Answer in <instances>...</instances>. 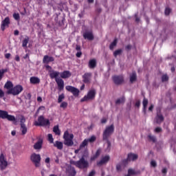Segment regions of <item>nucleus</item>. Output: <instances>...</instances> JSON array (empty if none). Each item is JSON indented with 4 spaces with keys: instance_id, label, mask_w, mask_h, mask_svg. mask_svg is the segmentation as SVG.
I'll list each match as a JSON object with an SVG mask.
<instances>
[{
    "instance_id": "obj_10",
    "label": "nucleus",
    "mask_w": 176,
    "mask_h": 176,
    "mask_svg": "<svg viewBox=\"0 0 176 176\" xmlns=\"http://www.w3.org/2000/svg\"><path fill=\"white\" fill-rule=\"evenodd\" d=\"M115 85H122L124 82V78L123 75H115L112 77Z\"/></svg>"
},
{
    "instance_id": "obj_45",
    "label": "nucleus",
    "mask_w": 176,
    "mask_h": 176,
    "mask_svg": "<svg viewBox=\"0 0 176 176\" xmlns=\"http://www.w3.org/2000/svg\"><path fill=\"white\" fill-rule=\"evenodd\" d=\"M89 100V93H87V96H84L83 98H81L80 102H85V101H87Z\"/></svg>"
},
{
    "instance_id": "obj_48",
    "label": "nucleus",
    "mask_w": 176,
    "mask_h": 176,
    "mask_svg": "<svg viewBox=\"0 0 176 176\" xmlns=\"http://www.w3.org/2000/svg\"><path fill=\"white\" fill-rule=\"evenodd\" d=\"M20 123H21V126L22 124H24V123H25V118H24V116H21L20 119Z\"/></svg>"
},
{
    "instance_id": "obj_28",
    "label": "nucleus",
    "mask_w": 176,
    "mask_h": 176,
    "mask_svg": "<svg viewBox=\"0 0 176 176\" xmlns=\"http://www.w3.org/2000/svg\"><path fill=\"white\" fill-rule=\"evenodd\" d=\"M137 80V74L136 72H132V74L130 76V82L133 83Z\"/></svg>"
},
{
    "instance_id": "obj_32",
    "label": "nucleus",
    "mask_w": 176,
    "mask_h": 176,
    "mask_svg": "<svg viewBox=\"0 0 176 176\" xmlns=\"http://www.w3.org/2000/svg\"><path fill=\"white\" fill-rule=\"evenodd\" d=\"M30 41V38L26 36L22 41V47H27V45H28V42Z\"/></svg>"
},
{
    "instance_id": "obj_12",
    "label": "nucleus",
    "mask_w": 176,
    "mask_h": 176,
    "mask_svg": "<svg viewBox=\"0 0 176 176\" xmlns=\"http://www.w3.org/2000/svg\"><path fill=\"white\" fill-rule=\"evenodd\" d=\"M65 89L67 91L72 93L73 96H75L76 97H78V96H79V89H78L77 88L71 85H67L65 87Z\"/></svg>"
},
{
    "instance_id": "obj_54",
    "label": "nucleus",
    "mask_w": 176,
    "mask_h": 176,
    "mask_svg": "<svg viewBox=\"0 0 176 176\" xmlns=\"http://www.w3.org/2000/svg\"><path fill=\"white\" fill-rule=\"evenodd\" d=\"M162 127H156V128L155 129V131L156 133H160V131H162Z\"/></svg>"
},
{
    "instance_id": "obj_11",
    "label": "nucleus",
    "mask_w": 176,
    "mask_h": 176,
    "mask_svg": "<svg viewBox=\"0 0 176 176\" xmlns=\"http://www.w3.org/2000/svg\"><path fill=\"white\" fill-rule=\"evenodd\" d=\"M10 24V19L9 18V16H7L1 22V31H5L6 28H9Z\"/></svg>"
},
{
    "instance_id": "obj_22",
    "label": "nucleus",
    "mask_w": 176,
    "mask_h": 176,
    "mask_svg": "<svg viewBox=\"0 0 176 176\" xmlns=\"http://www.w3.org/2000/svg\"><path fill=\"white\" fill-rule=\"evenodd\" d=\"M54 146L55 148H57V149H59L60 151H61V149H63V148H64V145L63 144V142H60L58 140L56 141L54 143Z\"/></svg>"
},
{
    "instance_id": "obj_14",
    "label": "nucleus",
    "mask_w": 176,
    "mask_h": 176,
    "mask_svg": "<svg viewBox=\"0 0 176 176\" xmlns=\"http://www.w3.org/2000/svg\"><path fill=\"white\" fill-rule=\"evenodd\" d=\"M66 173L68 174L69 176H76V170H75V168L68 166L66 169Z\"/></svg>"
},
{
    "instance_id": "obj_13",
    "label": "nucleus",
    "mask_w": 176,
    "mask_h": 176,
    "mask_svg": "<svg viewBox=\"0 0 176 176\" xmlns=\"http://www.w3.org/2000/svg\"><path fill=\"white\" fill-rule=\"evenodd\" d=\"M89 144V139H85L83 142L80 144L79 148L75 150V153H78L79 152H83L85 151L86 146Z\"/></svg>"
},
{
    "instance_id": "obj_56",
    "label": "nucleus",
    "mask_w": 176,
    "mask_h": 176,
    "mask_svg": "<svg viewBox=\"0 0 176 176\" xmlns=\"http://www.w3.org/2000/svg\"><path fill=\"white\" fill-rule=\"evenodd\" d=\"M135 18L136 23H140V17H138V14H135Z\"/></svg>"
},
{
    "instance_id": "obj_18",
    "label": "nucleus",
    "mask_w": 176,
    "mask_h": 176,
    "mask_svg": "<svg viewBox=\"0 0 176 176\" xmlns=\"http://www.w3.org/2000/svg\"><path fill=\"white\" fill-rule=\"evenodd\" d=\"M138 159V155L137 153H133V152H131L130 153H128L126 160L131 161V160H137Z\"/></svg>"
},
{
    "instance_id": "obj_62",
    "label": "nucleus",
    "mask_w": 176,
    "mask_h": 176,
    "mask_svg": "<svg viewBox=\"0 0 176 176\" xmlns=\"http://www.w3.org/2000/svg\"><path fill=\"white\" fill-rule=\"evenodd\" d=\"M153 108H154V105L153 104H151L148 108V111H153Z\"/></svg>"
},
{
    "instance_id": "obj_64",
    "label": "nucleus",
    "mask_w": 176,
    "mask_h": 176,
    "mask_svg": "<svg viewBox=\"0 0 176 176\" xmlns=\"http://www.w3.org/2000/svg\"><path fill=\"white\" fill-rule=\"evenodd\" d=\"M76 50H77V52H81L80 51V45H76Z\"/></svg>"
},
{
    "instance_id": "obj_40",
    "label": "nucleus",
    "mask_w": 176,
    "mask_h": 176,
    "mask_svg": "<svg viewBox=\"0 0 176 176\" xmlns=\"http://www.w3.org/2000/svg\"><path fill=\"white\" fill-rule=\"evenodd\" d=\"M65 98V96L64 95V94H61L60 95L58 96V102H63V100H64Z\"/></svg>"
},
{
    "instance_id": "obj_4",
    "label": "nucleus",
    "mask_w": 176,
    "mask_h": 176,
    "mask_svg": "<svg viewBox=\"0 0 176 176\" xmlns=\"http://www.w3.org/2000/svg\"><path fill=\"white\" fill-rule=\"evenodd\" d=\"M71 164H74L78 168H86L89 165V162L86 160H85L84 157H82L78 161H72Z\"/></svg>"
},
{
    "instance_id": "obj_7",
    "label": "nucleus",
    "mask_w": 176,
    "mask_h": 176,
    "mask_svg": "<svg viewBox=\"0 0 176 176\" xmlns=\"http://www.w3.org/2000/svg\"><path fill=\"white\" fill-rule=\"evenodd\" d=\"M41 160L42 158L41 157V155L39 154L34 153L30 155V160L36 168L41 167Z\"/></svg>"
},
{
    "instance_id": "obj_50",
    "label": "nucleus",
    "mask_w": 176,
    "mask_h": 176,
    "mask_svg": "<svg viewBox=\"0 0 176 176\" xmlns=\"http://www.w3.org/2000/svg\"><path fill=\"white\" fill-rule=\"evenodd\" d=\"M94 39V35L93 32L89 31V41H93Z\"/></svg>"
},
{
    "instance_id": "obj_58",
    "label": "nucleus",
    "mask_w": 176,
    "mask_h": 176,
    "mask_svg": "<svg viewBox=\"0 0 176 176\" xmlns=\"http://www.w3.org/2000/svg\"><path fill=\"white\" fill-rule=\"evenodd\" d=\"M76 57L79 58L81 57L82 56V52L81 51H78L76 54Z\"/></svg>"
},
{
    "instance_id": "obj_3",
    "label": "nucleus",
    "mask_w": 176,
    "mask_h": 176,
    "mask_svg": "<svg viewBox=\"0 0 176 176\" xmlns=\"http://www.w3.org/2000/svg\"><path fill=\"white\" fill-rule=\"evenodd\" d=\"M0 119H7L8 122H12L14 124L17 123V119H16V117L9 114V113L5 110H0Z\"/></svg>"
},
{
    "instance_id": "obj_46",
    "label": "nucleus",
    "mask_w": 176,
    "mask_h": 176,
    "mask_svg": "<svg viewBox=\"0 0 176 176\" xmlns=\"http://www.w3.org/2000/svg\"><path fill=\"white\" fill-rule=\"evenodd\" d=\"M106 141H107V150L110 151L111 146V142L109 139H107Z\"/></svg>"
},
{
    "instance_id": "obj_20",
    "label": "nucleus",
    "mask_w": 176,
    "mask_h": 176,
    "mask_svg": "<svg viewBox=\"0 0 176 176\" xmlns=\"http://www.w3.org/2000/svg\"><path fill=\"white\" fill-rule=\"evenodd\" d=\"M30 82L32 85H39L41 83V79L36 76H32L30 78Z\"/></svg>"
},
{
    "instance_id": "obj_59",
    "label": "nucleus",
    "mask_w": 176,
    "mask_h": 176,
    "mask_svg": "<svg viewBox=\"0 0 176 176\" xmlns=\"http://www.w3.org/2000/svg\"><path fill=\"white\" fill-rule=\"evenodd\" d=\"M41 175H42V176H46V175H45V174H46V170L42 169L41 171Z\"/></svg>"
},
{
    "instance_id": "obj_37",
    "label": "nucleus",
    "mask_w": 176,
    "mask_h": 176,
    "mask_svg": "<svg viewBox=\"0 0 176 176\" xmlns=\"http://www.w3.org/2000/svg\"><path fill=\"white\" fill-rule=\"evenodd\" d=\"M148 138L150 141H153V142H156L157 138L155 135H152V134H148Z\"/></svg>"
},
{
    "instance_id": "obj_26",
    "label": "nucleus",
    "mask_w": 176,
    "mask_h": 176,
    "mask_svg": "<svg viewBox=\"0 0 176 176\" xmlns=\"http://www.w3.org/2000/svg\"><path fill=\"white\" fill-rule=\"evenodd\" d=\"M118 45V38H115V39L111 42V43L109 45V49L110 50H113L114 47L117 46Z\"/></svg>"
},
{
    "instance_id": "obj_36",
    "label": "nucleus",
    "mask_w": 176,
    "mask_h": 176,
    "mask_svg": "<svg viewBox=\"0 0 176 176\" xmlns=\"http://www.w3.org/2000/svg\"><path fill=\"white\" fill-rule=\"evenodd\" d=\"M6 72H8V69H0V80H2V78H3V75H5Z\"/></svg>"
},
{
    "instance_id": "obj_41",
    "label": "nucleus",
    "mask_w": 176,
    "mask_h": 176,
    "mask_svg": "<svg viewBox=\"0 0 176 176\" xmlns=\"http://www.w3.org/2000/svg\"><path fill=\"white\" fill-rule=\"evenodd\" d=\"M168 79H169V76L167 75V74H165L164 75L162 76V82H167Z\"/></svg>"
},
{
    "instance_id": "obj_53",
    "label": "nucleus",
    "mask_w": 176,
    "mask_h": 176,
    "mask_svg": "<svg viewBox=\"0 0 176 176\" xmlns=\"http://www.w3.org/2000/svg\"><path fill=\"white\" fill-rule=\"evenodd\" d=\"M3 97H5V92L0 88V98H3Z\"/></svg>"
},
{
    "instance_id": "obj_52",
    "label": "nucleus",
    "mask_w": 176,
    "mask_h": 176,
    "mask_svg": "<svg viewBox=\"0 0 176 176\" xmlns=\"http://www.w3.org/2000/svg\"><path fill=\"white\" fill-rule=\"evenodd\" d=\"M116 170L118 171H122V165L120 164H116Z\"/></svg>"
},
{
    "instance_id": "obj_35",
    "label": "nucleus",
    "mask_w": 176,
    "mask_h": 176,
    "mask_svg": "<svg viewBox=\"0 0 176 176\" xmlns=\"http://www.w3.org/2000/svg\"><path fill=\"white\" fill-rule=\"evenodd\" d=\"M122 53V49H118V50H115L113 52V56L114 57H118V56H120Z\"/></svg>"
},
{
    "instance_id": "obj_44",
    "label": "nucleus",
    "mask_w": 176,
    "mask_h": 176,
    "mask_svg": "<svg viewBox=\"0 0 176 176\" xmlns=\"http://www.w3.org/2000/svg\"><path fill=\"white\" fill-rule=\"evenodd\" d=\"M12 16L14 20H20V14L19 13H14Z\"/></svg>"
},
{
    "instance_id": "obj_42",
    "label": "nucleus",
    "mask_w": 176,
    "mask_h": 176,
    "mask_svg": "<svg viewBox=\"0 0 176 176\" xmlns=\"http://www.w3.org/2000/svg\"><path fill=\"white\" fill-rule=\"evenodd\" d=\"M83 80L85 83H88L89 82V74H85L83 76Z\"/></svg>"
},
{
    "instance_id": "obj_47",
    "label": "nucleus",
    "mask_w": 176,
    "mask_h": 176,
    "mask_svg": "<svg viewBox=\"0 0 176 176\" xmlns=\"http://www.w3.org/2000/svg\"><path fill=\"white\" fill-rule=\"evenodd\" d=\"M96 135H91L89 138V142H94V141H96Z\"/></svg>"
},
{
    "instance_id": "obj_63",
    "label": "nucleus",
    "mask_w": 176,
    "mask_h": 176,
    "mask_svg": "<svg viewBox=\"0 0 176 176\" xmlns=\"http://www.w3.org/2000/svg\"><path fill=\"white\" fill-rule=\"evenodd\" d=\"M162 172L164 174H166L167 173V168L166 167H164L162 170Z\"/></svg>"
},
{
    "instance_id": "obj_15",
    "label": "nucleus",
    "mask_w": 176,
    "mask_h": 176,
    "mask_svg": "<svg viewBox=\"0 0 176 176\" xmlns=\"http://www.w3.org/2000/svg\"><path fill=\"white\" fill-rule=\"evenodd\" d=\"M109 160H110V156L109 155H106L105 156L102 157L100 159V160H99V162H98L97 164H98V166H102V164H104L105 163H107Z\"/></svg>"
},
{
    "instance_id": "obj_17",
    "label": "nucleus",
    "mask_w": 176,
    "mask_h": 176,
    "mask_svg": "<svg viewBox=\"0 0 176 176\" xmlns=\"http://www.w3.org/2000/svg\"><path fill=\"white\" fill-rule=\"evenodd\" d=\"M53 61H54V58L53 56L45 55L43 58V64H49V63H53Z\"/></svg>"
},
{
    "instance_id": "obj_16",
    "label": "nucleus",
    "mask_w": 176,
    "mask_h": 176,
    "mask_svg": "<svg viewBox=\"0 0 176 176\" xmlns=\"http://www.w3.org/2000/svg\"><path fill=\"white\" fill-rule=\"evenodd\" d=\"M72 76V74L68 70L63 71L60 73V78H62V79H68V78H71Z\"/></svg>"
},
{
    "instance_id": "obj_5",
    "label": "nucleus",
    "mask_w": 176,
    "mask_h": 176,
    "mask_svg": "<svg viewBox=\"0 0 176 176\" xmlns=\"http://www.w3.org/2000/svg\"><path fill=\"white\" fill-rule=\"evenodd\" d=\"M34 126H50V121L49 119H45L43 116H40L38 118V120L34 122Z\"/></svg>"
},
{
    "instance_id": "obj_33",
    "label": "nucleus",
    "mask_w": 176,
    "mask_h": 176,
    "mask_svg": "<svg viewBox=\"0 0 176 176\" xmlns=\"http://www.w3.org/2000/svg\"><path fill=\"white\" fill-rule=\"evenodd\" d=\"M129 173H130V176L131 175H135V174H141V170H138L135 171V170H133V168H129Z\"/></svg>"
},
{
    "instance_id": "obj_39",
    "label": "nucleus",
    "mask_w": 176,
    "mask_h": 176,
    "mask_svg": "<svg viewBox=\"0 0 176 176\" xmlns=\"http://www.w3.org/2000/svg\"><path fill=\"white\" fill-rule=\"evenodd\" d=\"M172 12V9L170 8H166L164 10V14L165 16H169Z\"/></svg>"
},
{
    "instance_id": "obj_29",
    "label": "nucleus",
    "mask_w": 176,
    "mask_h": 176,
    "mask_svg": "<svg viewBox=\"0 0 176 176\" xmlns=\"http://www.w3.org/2000/svg\"><path fill=\"white\" fill-rule=\"evenodd\" d=\"M21 131L22 133V135H25V134H27V126H25V124H22L21 125Z\"/></svg>"
},
{
    "instance_id": "obj_27",
    "label": "nucleus",
    "mask_w": 176,
    "mask_h": 176,
    "mask_svg": "<svg viewBox=\"0 0 176 176\" xmlns=\"http://www.w3.org/2000/svg\"><path fill=\"white\" fill-rule=\"evenodd\" d=\"M102 149L101 148H99L97 151L96 153H95V155H94V156L91 157V160H95V159H96L97 157H98V156H100V153H101Z\"/></svg>"
},
{
    "instance_id": "obj_43",
    "label": "nucleus",
    "mask_w": 176,
    "mask_h": 176,
    "mask_svg": "<svg viewBox=\"0 0 176 176\" xmlns=\"http://www.w3.org/2000/svg\"><path fill=\"white\" fill-rule=\"evenodd\" d=\"M67 107H68V102H63L60 105V107L63 108L64 109H65V108H67Z\"/></svg>"
},
{
    "instance_id": "obj_19",
    "label": "nucleus",
    "mask_w": 176,
    "mask_h": 176,
    "mask_svg": "<svg viewBox=\"0 0 176 176\" xmlns=\"http://www.w3.org/2000/svg\"><path fill=\"white\" fill-rule=\"evenodd\" d=\"M164 120V118L162 113H161L160 111V112H157V115L155 116L156 123L160 124Z\"/></svg>"
},
{
    "instance_id": "obj_23",
    "label": "nucleus",
    "mask_w": 176,
    "mask_h": 176,
    "mask_svg": "<svg viewBox=\"0 0 176 176\" xmlns=\"http://www.w3.org/2000/svg\"><path fill=\"white\" fill-rule=\"evenodd\" d=\"M96 89L89 90V101L90 100H94L96 98Z\"/></svg>"
},
{
    "instance_id": "obj_21",
    "label": "nucleus",
    "mask_w": 176,
    "mask_h": 176,
    "mask_svg": "<svg viewBox=\"0 0 176 176\" xmlns=\"http://www.w3.org/2000/svg\"><path fill=\"white\" fill-rule=\"evenodd\" d=\"M96 67H97V60H96V58L89 60V68L91 69H94Z\"/></svg>"
},
{
    "instance_id": "obj_9",
    "label": "nucleus",
    "mask_w": 176,
    "mask_h": 176,
    "mask_svg": "<svg viewBox=\"0 0 176 176\" xmlns=\"http://www.w3.org/2000/svg\"><path fill=\"white\" fill-rule=\"evenodd\" d=\"M8 167V161L6 158H5V155L3 153H1L0 155V170L3 171Z\"/></svg>"
},
{
    "instance_id": "obj_1",
    "label": "nucleus",
    "mask_w": 176,
    "mask_h": 176,
    "mask_svg": "<svg viewBox=\"0 0 176 176\" xmlns=\"http://www.w3.org/2000/svg\"><path fill=\"white\" fill-rule=\"evenodd\" d=\"M59 75H60V73L58 72L52 71L50 74V78L51 79H55V81L58 85V89L59 90V91H61V90H64V80L58 78Z\"/></svg>"
},
{
    "instance_id": "obj_2",
    "label": "nucleus",
    "mask_w": 176,
    "mask_h": 176,
    "mask_svg": "<svg viewBox=\"0 0 176 176\" xmlns=\"http://www.w3.org/2000/svg\"><path fill=\"white\" fill-rule=\"evenodd\" d=\"M63 144L66 146H72L74 145V134H69L68 131H65L63 134Z\"/></svg>"
},
{
    "instance_id": "obj_60",
    "label": "nucleus",
    "mask_w": 176,
    "mask_h": 176,
    "mask_svg": "<svg viewBox=\"0 0 176 176\" xmlns=\"http://www.w3.org/2000/svg\"><path fill=\"white\" fill-rule=\"evenodd\" d=\"M10 56H12L10 54V53H8L5 54V58H7L8 60H9L10 58Z\"/></svg>"
},
{
    "instance_id": "obj_57",
    "label": "nucleus",
    "mask_w": 176,
    "mask_h": 176,
    "mask_svg": "<svg viewBox=\"0 0 176 176\" xmlns=\"http://www.w3.org/2000/svg\"><path fill=\"white\" fill-rule=\"evenodd\" d=\"M83 16H85V11H82L80 14H78V17H80V19H82Z\"/></svg>"
},
{
    "instance_id": "obj_25",
    "label": "nucleus",
    "mask_w": 176,
    "mask_h": 176,
    "mask_svg": "<svg viewBox=\"0 0 176 176\" xmlns=\"http://www.w3.org/2000/svg\"><path fill=\"white\" fill-rule=\"evenodd\" d=\"M4 88L7 90H12L13 89V82L12 81H8L4 85Z\"/></svg>"
},
{
    "instance_id": "obj_61",
    "label": "nucleus",
    "mask_w": 176,
    "mask_h": 176,
    "mask_svg": "<svg viewBox=\"0 0 176 176\" xmlns=\"http://www.w3.org/2000/svg\"><path fill=\"white\" fill-rule=\"evenodd\" d=\"M96 174V170H92L90 173H89V176H94Z\"/></svg>"
},
{
    "instance_id": "obj_24",
    "label": "nucleus",
    "mask_w": 176,
    "mask_h": 176,
    "mask_svg": "<svg viewBox=\"0 0 176 176\" xmlns=\"http://www.w3.org/2000/svg\"><path fill=\"white\" fill-rule=\"evenodd\" d=\"M43 144V140H39L34 145V149H42V145Z\"/></svg>"
},
{
    "instance_id": "obj_49",
    "label": "nucleus",
    "mask_w": 176,
    "mask_h": 176,
    "mask_svg": "<svg viewBox=\"0 0 176 176\" xmlns=\"http://www.w3.org/2000/svg\"><path fill=\"white\" fill-rule=\"evenodd\" d=\"M83 37L85 39H89V31H87L85 33H83Z\"/></svg>"
},
{
    "instance_id": "obj_30",
    "label": "nucleus",
    "mask_w": 176,
    "mask_h": 176,
    "mask_svg": "<svg viewBox=\"0 0 176 176\" xmlns=\"http://www.w3.org/2000/svg\"><path fill=\"white\" fill-rule=\"evenodd\" d=\"M53 131H54V133H55L56 135H61V131H60V129L58 128V125L54 126Z\"/></svg>"
},
{
    "instance_id": "obj_51",
    "label": "nucleus",
    "mask_w": 176,
    "mask_h": 176,
    "mask_svg": "<svg viewBox=\"0 0 176 176\" xmlns=\"http://www.w3.org/2000/svg\"><path fill=\"white\" fill-rule=\"evenodd\" d=\"M151 164L153 166V167H156V166H157L156 160H151Z\"/></svg>"
},
{
    "instance_id": "obj_55",
    "label": "nucleus",
    "mask_w": 176,
    "mask_h": 176,
    "mask_svg": "<svg viewBox=\"0 0 176 176\" xmlns=\"http://www.w3.org/2000/svg\"><path fill=\"white\" fill-rule=\"evenodd\" d=\"M125 49H126V50H127V51L131 50V49H132L131 45H127L125 47Z\"/></svg>"
},
{
    "instance_id": "obj_6",
    "label": "nucleus",
    "mask_w": 176,
    "mask_h": 176,
    "mask_svg": "<svg viewBox=\"0 0 176 176\" xmlns=\"http://www.w3.org/2000/svg\"><path fill=\"white\" fill-rule=\"evenodd\" d=\"M114 124L107 126V127H106L105 130L103 132L102 139L105 140H108L110 135H111V134H113V133L114 132Z\"/></svg>"
},
{
    "instance_id": "obj_8",
    "label": "nucleus",
    "mask_w": 176,
    "mask_h": 176,
    "mask_svg": "<svg viewBox=\"0 0 176 176\" xmlns=\"http://www.w3.org/2000/svg\"><path fill=\"white\" fill-rule=\"evenodd\" d=\"M23 86L18 85L12 87L11 89L7 91V94H12V96H19L23 91Z\"/></svg>"
},
{
    "instance_id": "obj_34",
    "label": "nucleus",
    "mask_w": 176,
    "mask_h": 176,
    "mask_svg": "<svg viewBox=\"0 0 176 176\" xmlns=\"http://www.w3.org/2000/svg\"><path fill=\"white\" fill-rule=\"evenodd\" d=\"M124 102H125V97L118 98L116 101V104H123Z\"/></svg>"
},
{
    "instance_id": "obj_38",
    "label": "nucleus",
    "mask_w": 176,
    "mask_h": 176,
    "mask_svg": "<svg viewBox=\"0 0 176 176\" xmlns=\"http://www.w3.org/2000/svg\"><path fill=\"white\" fill-rule=\"evenodd\" d=\"M48 141L50 144H54V139L53 138V135L52 133L48 134Z\"/></svg>"
},
{
    "instance_id": "obj_31",
    "label": "nucleus",
    "mask_w": 176,
    "mask_h": 176,
    "mask_svg": "<svg viewBox=\"0 0 176 176\" xmlns=\"http://www.w3.org/2000/svg\"><path fill=\"white\" fill-rule=\"evenodd\" d=\"M148 104V101L147 100V98H144L143 100V111L144 112V113H146V107Z\"/></svg>"
}]
</instances>
